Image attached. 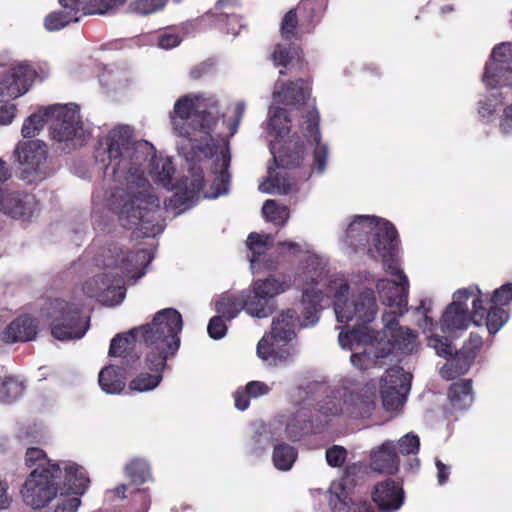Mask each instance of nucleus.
I'll return each mask as SVG.
<instances>
[{"label": "nucleus", "instance_id": "nucleus-1", "mask_svg": "<svg viewBox=\"0 0 512 512\" xmlns=\"http://www.w3.org/2000/svg\"><path fill=\"white\" fill-rule=\"evenodd\" d=\"M325 262L318 256H309L295 278L294 285L301 291L303 306V326H313L319 319V305L324 296L334 297V311L340 323L355 321V326L347 332H340L339 345L343 349L359 350L371 346L376 363L381 359L398 360L401 354H409L417 346V336L409 328L399 326L395 311L382 316L383 331L375 333L368 324L375 319L378 306L374 292L363 290L353 299L348 298L349 284L344 276L334 275L329 279Z\"/></svg>", "mask_w": 512, "mask_h": 512}, {"label": "nucleus", "instance_id": "nucleus-2", "mask_svg": "<svg viewBox=\"0 0 512 512\" xmlns=\"http://www.w3.org/2000/svg\"><path fill=\"white\" fill-rule=\"evenodd\" d=\"M132 128L119 125L100 139L96 150L97 161L104 164L106 177H114L120 184L108 198V206L115 210L124 226H135L145 237H154L162 227L156 223L160 201L152 193L145 178V170L167 190L174 188V167L169 158L156 157L146 141H133Z\"/></svg>", "mask_w": 512, "mask_h": 512}, {"label": "nucleus", "instance_id": "nucleus-3", "mask_svg": "<svg viewBox=\"0 0 512 512\" xmlns=\"http://www.w3.org/2000/svg\"><path fill=\"white\" fill-rule=\"evenodd\" d=\"M101 257L102 260L97 258L96 261L108 271L88 279L83 285V292L88 297H98L107 306L122 302L125 297L122 282L141 278L144 268L153 258L148 249L141 248L126 255L117 247L104 251Z\"/></svg>", "mask_w": 512, "mask_h": 512}, {"label": "nucleus", "instance_id": "nucleus-4", "mask_svg": "<svg viewBox=\"0 0 512 512\" xmlns=\"http://www.w3.org/2000/svg\"><path fill=\"white\" fill-rule=\"evenodd\" d=\"M222 117L218 111V101L214 97L187 94L175 102L171 124L178 136L191 142L192 156L185 155L188 161L197 153H203L205 157L212 154L209 145L204 147L200 142L212 137L211 133Z\"/></svg>", "mask_w": 512, "mask_h": 512}, {"label": "nucleus", "instance_id": "nucleus-5", "mask_svg": "<svg viewBox=\"0 0 512 512\" xmlns=\"http://www.w3.org/2000/svg\"><path fill=\"white\" fill-rule=\"evenodd\" d=\"M183 321L181 314L173 308L158 311L151 323L135 328L137 335L148 348L147 367L155 372L162 371L170 356H174L180 346L179 333Z\"/></svg>", "mask_w": 512, "mask_h": 512}, {"label": "nucleus", "instance_id": "nucleus-6", "mask_svg": "<svg viewBox=\"0 0 512 512\" xmlns=\"http://www.w3.org/2000/svg\"><path fill=\"white\" fill-rule=\"evenodd\" d=\"M50 468H35L26 479L21 495L24 502L33 509L46 506L57 494V479L62 469L65 472L64 484L74 494H84L90 483L84 469L72 462H63Z\"/></svg>", "mask_w": 512, "mask_h": 512}, {"label": "nucleus", "instance_id": "nucleus-7", "mask_svg": "<svg viewBox=\"0 0 512 512\" xmlns=\"http://www.w3.org/2000/svg\"><path fill=\"white\" fill-rule=\"evenodd\" d=\"M344 242L355 250L366 249L374 260H382L385 270L395 272L389 264L396 251L397 232L394 226L383 219L370 216H355L345 231Z\"/></svg>", "mask_w": 512, "mask_h": 512}, {"label": "nucleus", "instance_id": "nucleus-8", "mask_svg": "<svg viewBox=\"0 0 512 512\" xmlns=\"http://www.w3.org/2000/svg\"><path fill=\"white\" fill-rule=\"evenodd\" d=\"M487 299L488 296L476 286L457 290L453 295V302L442 316L440 322L442 331L454 333L458 330H466L471 322L480 326L485 317L483 303Z\"/></svg>", "mask_w": 512, "mask_h": 512}, {"label": "nucleus", "instance_id": "nucleus-9", "mask_svg": "<svg viewBox=\"0 0 512 512\" xmlns=\"http://www.w3.org/2000/svg\"><path fill=\"white\" fill-rule=\"evenodd\" d=\"M374 385H365L360 392L340 388L319 404V412L325 416L348 413L355 417H369L376 407Z\"/></svg>", "mask_w": 512, "mask_h": 512}, {"label": "nucleus", "instance_id": "nucleus-10", "mask_svg": "<svg viewBox=\"0 0 512 512\" xmlns=\"http://www.w3.org/2000/svg\"><path fill=\"white\" fill-rule=\"evenodd\" d=\"M51 110V137L64 144V148L74 149L82 146L88 138V130L79 114L76 104H55Z\"/></svg>", "mask_w": 512, "mask_h": 512}, {"label": "nucleus", "instance_id": "nucleus-11", "mask_svg": "<svg viewBox=\"0 0 512 512\" xmlns=\"http://www.w3.org/2000/svg\"><path fill=\"white\" fill-rule=\"evenodd\" d=\"M47 316L51 319L52 335L61 341L80 339L89 327L88 321L81 319L79 308L65 300L50 302Z\"/></svg>", "mask_w": 512, "mask_h": 512}, {"label": "nucleus", "instance_id": "nucleus-12", "mask_svg": "<svg viewBox=\"0 0 512 512\" xmlns=\"http://www.w3.org/2000/svg\"><path fill=\"white\" fill-rule=\"evenodd\" d=\"M47 154V145L43 141H19L14 157L20 166L22 178L29 182L46 178L50 174L46 167Z\"/></svg>", "mask_w": 512, "mask_h": 512}, {"label": "nucleus", "instance_id": "nucleus-13", "mask_svg": "<svg viewBox=\"0 0 512 512\" xmlns=\"http://www.w3.org/2000/svg\"><path fill=\"white\" fill-rule=\"evenodd\" d=\"M482 81L489 89H512V42H503L493 49L485 66Z\"/></svg>", "mask_w": 512, "mask_h": 512}, {"label": "nucleus", "instance_id": "nucleus-14", "mask_svg": "<svg viewBox=\"0 0 512 512\" xmlns=\"http://www.w3.org/2000/svg\"><path fill=\"white\" fill-rule=\"evenodd\" d=\"M411 376L403 368L395 366L385 371L380 379V393L383 406L388 411L403 405L410 390Z\"/></svg>", "mask_w": 512, "mask_h": 512}, {"label": "nucleus", "instance_id": "nucleus-15", "mask_svg": "<svg viewBox=\"0 0 512 512\" xmlns=\"http://www.w3.org/2000/svg\"><path fill=\"white\" fill-rule=\"evenodd\" d=\"M35 69L26 61L13 65L0 80V99L18 98L30 89Z\"/></svg>", "mask_w": 512, "mask_h": 512}, {"label": "nucleus", "instance_id": "nucleus-16", "mask_svg": "<svg viewBox=\"0 0 512 512\" xmlns=\"http://www.w3.org/2000/svg\"><path fill=\"white\" fill-rule=\"evenodd\" d=\"M389 264L395 267V272L392 273V275H398L399 282L380 279L377 283V289L382 303L390 308H396L398 310V312L395 311L394 314V317L396 318V314L401 315L402 308L407 305L408 279L404 272L398 268L395 254L393 255V261L390 260ZM387 272L389 273V271Z\"/></svg>", "mask_w": 512, "mask_h": 512}, {"label": "nucleus", "instance_id": "nucleus-17", "mask_svg": "<svg viewBox=\"0 0 512 512\" xmlns=\"http://www.w3.org/2000/svg\"><path fill=\"white\" fill-rule=\"evenodd\" d=\"M289 342V340H280L273 333L267 332L257 344V356L269 366L286 365L295 355Z\"/></svg>", "mask_w": 512, "mask_h": 512}, {"label": "nucleus", "instance_id": "nucleus-18", "mask_svg": "<svg viewBox=\"0 0 512 512\" xmlns=\"http://www.w3.org/2000/svg\"><path fill=\"white\" fill-rule=\"evenodd\" d=\"M37 209L34 195L18 192H4L0 196V210L16 219H29Z\"/></svg>", "mask_w": 512, "mask_h": 512}, {"label": "nucleus", "instance_id": "nucleus-19", "mask_svg": "<svg viewBox=\"0 0 512 512\" xmlns=\"http://www.w3.org/2000/svg\"><path fill=\"white\" fill-rule=\"evenodd\" d=\"M404 491L394 480L387 479L375 485L372 499L382 512H395L404 503Z\"/></svg>", "mask_w": 512, "mask_h": 512}, {"label": "nucleus", "instance_id": "nucleus-20", "mask_svg": "<svg viewBox=\"0 0 512 512\" xmlns=\"http://www.w3.org/2000/svg\"><path fill=\"white\" fill-rule=\"evenodd\" d=\"M305 137L312 145H315L313 152V162L318 173H323L326 169L328 159V147L320 142V132L318 128L319 115L315 109H311L305 116Z\"/></svg>", "mask_w": 512, "mask_h": 512}, {"label": "nucleus", "instance_id": "nucleus-21", "mask_svg": "<svg viewBox=\"0 0 512 512\" xmlns=\"http://www.w3.org/2000/svg\"><path fill=\"white\" fill-rule=\"evenodd\" d=\"M400 461L392 441L387 440L370 452L371 469L383 474H395Z\"/></svg>", "mask_w": 512, "mask_h": 512}, {"label": "nucleus", "instance_id": "nucleus-22", "mask_svg": "<svg viewBox=\"0 0 512 512\" xmlns=\"http://www.w3.org/2000/svg\"><path fill=\"white\" fill-rule=\"evenodd\" d=\"M309 95L310 88L302 79L287 84L276 82L273 91V98L286 105L303 104Z\"/></svg>", "mask_w": 512, "mask_h": 512}, {"label": "nucleus", "instance_id": "nucleus-23", "mask_svg": "<svg viewBox=\"0 0 512 512\" xmlns=\"http://www.w3.org/2000/svg\"><path fill=\"white\" fill-rule=\"evenodd\" d=\"M38 326L29 316H21L13 320L2 332L1 338L6 343L31 341L37 334Z\"/></svg>", "mask_w": 512, "mask_h": 512}, {"label": "nucleus", "instance_id": "nucleus-24", "mask_svg": "<svg viewBox=\"0 0 512 512\" xmlns=\"http://www.w3.org/2000/svg\"><path fill=\"white\" fill-rule=\"evenodd\" d=\"M240 296L244 304V311L251 317L267 318L274 310V306L259 294L254 284L250 289L240 292Z\"/></svg>", "mask_w": 512, "mask_h": 512}, {"label": "nucleus", "instance_id": "nucleus-25", "mask_svg": "<svg viewBox=\"0 0 512 512\" xmlns=\"http://www.w3.org/2000/svg\"><path fill=\"white\" fill-rule=\"evenodd\" d=\"M292 279L289 275L279 274L271 275L265 279H258L253 282L260 295L272 304L271 301L276 296L286 292L292 286Z\"/></svg>", "mask_w": 512, "mask_h": 512}, {"label": "nucleus", "instance_id": "nucleus-26", "mask_svg": "<svg viewBox=\"0 0 512 512\" xmlns=\"http://www.w3.org/2000/svg\"><path fill=\"white\" fill-rule=\"evenodd\" d=\"M272 244L273 237L269 234H259L255 232L249 234L247 246L251 252L250 264L252 269H256L262 262L267 268L272 267L271 265H267L264 259V254L271 248Z\"/></svg>", "mask_w": 512, "mask_h": 512}, {"label": "nucleus", "instance_id": "nucleus-27", "mask_svg": "<svg viewBox=\"0 0 512 512\" xmlns=\"http://www.w3.org/2000/svg\"><path fill=\"white\" fill-rule=\"evenodd\" d=\"M297 320V314L294 310H284L273 318L270 332L279 337L280 340L292 341L296 337Z\"/></svg>", "mask_w": 512, "mask_h": 512}, {"label": "nucleus", "instance_id": "nucleus-28", "mask_svg": "<svg viewBox=\"0 0 512 512\" xmlns=\"http://www.w3.org/2000/svg\"><path fill=\"white\" fill-rule=\"evenodd\" d=\"M448 399L454 409H468L474 400L472 381L470 379H463L452 383L448 390Z\"/></svg>", "mask_w": 512, "mask_h": 512}, {"label": "nucleus", "instance_id": "nucleus-29", "mask_svg": "<svg viewBox=\"0 0 512 512\" xmlns=\"http://www.w3.org/2000/svg\"><path fill=\"white\" fill-rule=\"evenodd\" d=\"M99 385L108 394H118L125 388L124 370L115 366H107L99 373Z\"/></svg>", "mask_w": 512, "mask_h": 512}, {"label": "nucleus", "instance_id": "nucleus-30", "mask_svg": "<svg viewBox=\"0 0 512 512\" xmlns=\"http://www.w3.org/2000/svg\"><path fill=\"white\" fill-rule=\"evenodd\" d=\"M271 387L262 381H250L246 384L244 390H237L234 393L235 406L239 410H246L249 406L250 398H258L267 395Z\"/></svg>", "mask_w": 512, "mask_h": 512}, {"label": "nucleus", "instance_id": "nucleus-31", "mask_svg": "<svg viewBox=\"0 0 512 512\" xmlns=\"http://www.w3.org/2000/svg\"><path fill=\"white\" fill-rule=\"evenodd\" d=\"M473 361L471 354H465L459 351L454 357L447 360L441 368V375L447 380L463 375L470 369Z\"/></svg>", "mask_w": 512, "mask_h": 512}, {"label": "nucleus", "instance_id": "nucleus-32", "mask_svg": "<svg viewBox=\"0 0 512 512\" xmlns=\"http://www.w3.org/2000/svg\"><path fill=\"white\" fill-rule=\"evenodd\" d=\"M215 310L227 320L234 319L240 311L244 310V304L240 293L237 295L224 293L215 301Z\"/></svg>", "mask_w": 512, "mask_h": 512}, {"label": "nucleus", "instance_id": "nucleus-33", "mask_svg": "<svg viewBox=\"0 0 512 512\" xmlns=\"http://www.w3.org/2000/svg\"><path fill=\"white\" fill-rule=\"evenodd\" d=\"M50 106L39 109L30 115L23 123L21 134L24 138H32L39 134L46 123L51 125Z\"/></svg>", "mask_w": 512, "mask_h": 512}, {"label": "nucleus", "instance_id": "nucleus-34", "mask_svg": "<svg viewBox=\"0 0 512 512\" xmlns=\"http://www.w3.org/2000/svg\"><path fill=\"white\" fill-rule=\"evenodd\" d=\"M137 335L136 329H131L125 334H117L110 343L109 355L112 357L126 358L133 349Z\"/></svg>", "mask_w": 512, "mask_h": 512}, {"label": "nucleus", "instance_id": "nucleus-35", "mask_svg": "<svg viewBox=\"0 0 512 512\" xmlns=\"http://www.w3.org/2000/svg\"><path fill=\"white\" fill-rule=\"evenodd\" d=\"M230 154L228 149L222 151L220 156L215 160L213 173L215 174V180L222 186L218 189L217 193L213 197H217L220 194L227 192V185L230 181V174L228 173V167L230 165Z\"/></svg>", "mask_w": 512, "mask_h": 512}, {"label": "nucleus", "instance_id": "nucleus-36", "mask_svg": "<svg viewBox=\"0 0 512 512\" xmlns=\"http://www.w3.org/2000/svg\"><path fill=\"white\" fill-rule=\"evenodd\" d=\"M297 458V451L288 444H278L274 447L272 459L278 470L288 471Z\"/></svg>", "mask_w": 512, "mask_h": 512}, {"label": "nucleus", "instance_id": "nucleus-37", "mask_svg": "<svg viewBox=\"0 0 512 512\" xmlns=\"http://www.w3.org/2000/svg\"><path fill=\"white\" fill-rule=\"evenodd\" d=\"M262 214L266 220L275 225H284L290 217L288 208L278 205L276 201L272 199H268L264 202Z\"/></svg>", "mask_w": 512, "mask_h": 512}, {"label": "nucleus", "instance_id": "nucleus-38", "mask_svg": "<svg viewBox=\"0 0 512 512\" xmlns=\"http://www.w3.org/2000/svg\"><path fill=\"white\" fill-rule=\"evenodd\" d=\"M246 104L244 101H238L235 105V119L233 122L226 123L225 120H221V126L224 127L227 131L220 128L217 129L218 124L215 126L214 133L217 137H219L221 140H224L227 137H232L236 134L239 124L243 118V115L245 113Z\"/></svg>", "mask_w": 512, "mask_h": 512}, {"label": "nucleus", "instance_id": "nucleus-39", "mask_svg": "<svg viewBox=\"0 0 512 512\" xmlns=\"http://www.w3.org/2000/svg\"><path fill=\"white\" fill-rule=\"evenodd\" d=\"M293 185L286 177V175H282L280 173L275 176H269L267 181L261 183L259 185V190L268 194H287L291 191Z\"/></svg>", "mask_w": 512, "mask_h": 512}, {"label": "nucleus", "instance_id": "nucleus-40", "mask_svg": "<svg viewBox=\"0 0 512 512\" xmlns=\"http://www.w3.org/2000/svg\"><path fill=\"white\" fill-rule=\"evenodd\" d=\"M503 103L504 92L491 93L478 102V114L483 120L490 121Z\"/></svg>", "mask_w": 512, "mask_h": 512}, {"label": "nucleus", "instance_id": "nucleus-41", "mask_svg": "<svg viewBox=\"0 0 512 512\" xmlns=\"http://www.w3.org/2000/svg\"><path fill=\"white\" fill-rule=\"evenodd\" d=\"M167 0H131L127 5V11L137 15H148L162 10Z\"/></svg>", "mask_w": 512, "mask_h": 512}, {"label": "nucleus", "instance_id": "nucleus-42", "mask_svg": "<svg viewBox=\"0 0 512 512\" xmlns=\"http://www.w3.org/2000/svg\"><path fill=\"white\" fill-rule=\"evenodd\" d=\"M24 387L22 383L13 377H7L0 381V401L10 403L20 397Z\"/></svg>", "mask_w": 512, "mask_h": 512}, {"label": "nucleus", "instance_id": "nucleus-43", "mask_svg": "<svg viewBox=\"0 0 512 512\" xmlns=\"http://www.w3.org/2000/svg\"><path fill=\"white\" fill-rule=\"evenodd\" d=\"M80 17H75L69 10L63 12H51L44 19V26L48 31H57L64 28L70 22H78Z\"/></svg>", "mask_w": 512, "mask_h": 512}, {"label": "nucleus", "instance_id": "nucleus-44", "mask_svg": "<svg viewBox=\"0 0 512 512\" xmlns=\"http://www.w3.org/2000/svg\"><path fill=\"white\" fill-rule=\"evenodd\" d=\"M309 428V415L304 410H299L287 423L286 432L292 439H299Z\"/></svg>", "mask_w": 512, "mask_h": 512}, {"label": "nucleus", "instance_id": "nucleus-45", "mask_svg": "<svg viewBox=\"0 0 512 512\" xmlns=\"http://www.w3.org/2000/svg\"><path fill=\"white\" fill-rule=\"evenodd\" d=\"M161 374L140 373L129 384V388L137 392H147L155 389L161 382Z\"/></svg>", "mask_w": 512, "mask_h": 512}, {"label": "nucleus", "instance_id": "nucleus-46", "mask_svg": "<svg viewBox=\"0 0 512 512\" xmlns=\"http://www.w3.org/2000/svg\"><path fill=\"white\" fill-rule=\"evenodd\" d=\"M290 120L287 115V111L283 108H275L269 120V127L276 133L277 136H285L289 130Z\"/></svg>", "mask_w": 512, "mask_h": 512}, {"label": "nucleus", "instance_id": "nucleus-47", "mask_svg": "<svg viewBox=\"0 0 512 512\" xmlns=\"http://www.w3.org/2000/svg\"><path fill=\"white\" fill-rule=\"evenodd\" d=\"M486 327L490 334H496L508 321L507 311L500 307H491L488 312L485 311Z\"/></svg>", "mask_w": 512, "mask_h": 512}, {"label": "nucleus", "instance_id": "nucleus-48", "mask_svg": "<svg viewBox=\"0 0 512 512\" xmlns=\"http://www.w3.org/2000/svg\"><path fill=\"white\" fill-rule=\"evenodd\" d=\"M331 496L329 499L331 508L333 512H349L350 509V499L347 494L344 492L341 483H334L331 486Z\"/></svg>", "mask_w": 512, "mask_h": 512}, {"label": "nucleus", "instance_id": "nucleus-49", "mask_svg": "<svg viewBox=\"0 0 512 512\" xmlns=\"http://www.w3.org/2000/svg\"><path fill=\"white\" fill-rule=\"evenodd\" d=\"M127 476L135 483H143L149 477V466L145 460L135 459L125 467Z\"/></svg>", "mask_w": 512, "mask_h": 512}, {"label": "nucleus", "instance_id": "nucleus-50", "mask_svg": "<svg viewBox=\"0 0 512 512\" xmlns=\"http://www.w3.org/2000/svg\"><path fill=\"white\" fill-rule=\"evenodd\" d=\"M127 0H91L89 14L104 15L122 7Z\"/></svg>", "mask_w": 512, "mask_h": 512}, {"label": "nucleus", "instance_id": "nucleus-51", "mask_svg": "<svg viewBox=\"0 0 512 512\" xmlns=\"http://www.w3.org/2000/svg\"><path fill=\"white\" fill-rule=\"evenodd\" d=\"M59 3L63 10H69L75 17L90 13L91 0H59Z\"/></svg>", "mask_w": 512, "mask_h": 512}, {"label": "nucleus", "instance_id": "nucleus-52", "mask_svg": "<svg viewBox=\"0 0 512 512\" xmlns=\"http://www.w3.org/2000/svg\"><path fill=\"white\" fill-rule=\"evenodd\" d=\"M298 25L296 9H290L281 22V35L285 39H291L296 35Z\"/></svg>", "mask_w": 512, "mask_h": 512}, {"label": "nucleus", "instance_id": "nucleus-53", "mask_svg": "<svg viewBox=\"0 0 512 512\" xmlns=\"http://www.w3.org/2000/svg\"><path fill=\"white\" fill-rule=\"evenodd\" d=\"M512 301V283H505L494 290L490 302L494 307L509 305Z\"/></svg>", "mask_w": 512, "mask_h": 512}, {"label": "nucleus", "instance_id": "nucleus-54", "mask_svg": "<svg viewBox=\"0 0 512 512\" xmlns=\"http://www.w3.org/2000/svg\"><path fill=\"white\" fill-rule=\"evenodd\" d=\"M428 346L433 348L439 356L452 355L454 352V348L447 337L431 335L428 337Z\"/></svg>", "mask_w": 512, "mask_h": 512}, {"label": "nucleus", "instance_id": "nucleus-55", "mask_svg": "<svg viewBox=\"0 0 512 512\" xmlns=\"http://www.w3.org/2000/svg\"><path fill=\"white\" fill-rule=\"evenodd\" d=\"M224 319L225 318L220 314L210 319L207 331L211 338L219 340L226 335L227 326Z\"/></svg>", "mask_w": 512, "mask_h": 512}, {"label": "nucleus", "instance_id": "nucleus-56", "mask_svg": "<svg viewBox=\"0 0 512 512\" xmlns=\"http://www.w3.org/2000/svg\"><path fill=\"white\" fill-rule=\"evenodd\" d=\"M191 175L190 186L186 187L191 194H198L204 187V176L202 167L193 164L189 169Z\"/></svg>", "mask_w": 512, "mask_h": 512}, {"label": "nucleus", "instance_id": "nucleus-57", "mask_svg": "<svg viewBox=\"0 0 512 512\" xmlns=\"http://www.w3.org/2000/svg\"><path fill=\"white\" fill-rule=\"evenodd\" d=\"M346 457V449L339 445H334L326 451V461L331 467H340L345 462Z\"/></svg>", "mask_w": 512, "mask_h": 512}, {"label": "nucleus", "instance_id": "nucleus-58", "mask_svg": "<svg viewBox=\"0 0 512 512\" xmlns=\"http://www.w3.org/2000/svg\"><path fill=\"white\" fill-rule=\"evenodd\" d=\"M420 440L417 435L408 433L400 438L399 449L403 455L415 454L418 452Z\"/></svg>", "mask_w": 512, "mask_h": 512}, {"label": "nucleus", "instance_id": "nucleus-59", "mask_svg": "<svg viewBox=\"0 0 512 512\" xmlns=\"http://www.w3.org/2000/svg\"><path fill=\"white\" fill-rule=\"evenodd\" d=\"M275 66L287 67L292 59L291 48L282 44H277L271 55Z\"/></svg>", "mask_w": 512, "mask_h": 512}, {"label": "nucleus", "instance_id": "nucleus-60", "mask_svg": "<svg viewBox=\"0 0 512 512\" xmlns=\"http://www.w3.org/2000/svg\"><path fill=\"white\" fill-rule=\"evenodd\" d=\"M303 160L302 149H298L294 152L285 153L280 156V165L285 169H292L300 166Z\"/></svg>", "mask_w": 512, "mask_h": 512}, {"label": "nucleus", "instance_id": "nucleus-61", "mask_svg": "<svg viewBox=\"0 0 512 512\" xmlns=\"http://www.w3.org/2000/svg\"><path fill=\"white\" fill-rule=\"evenodd\" d=\"M432 302L430 299L421 300L420 305L416 308V312L423 316L420 326L424 329H430L433 326V320L429 316Z\"/></svg>", "mask_w": 512, "mask_h": 512}, {"label": "nucleus", "instance_id": "nucleus-62", "mask_svg": "<svg viewBox=\"0 0 512 512\" xmlns=\"http://www.w3.org/2000/svg\"><path fill=\"white\" fill-rule=\"evenodd\" d=\"M482 338L480 335L471 333L468 341L463 345L461 352L465 354H471L472 359L474 360L476 353L482 347Z\"/></svg>", "mask_w": 512, "mask_h": 512}, {"label": "nucleus", "instance_id": "nucleus-63", "mask_svg": "<svg viewBox=\"0 0 512 512\" xmlns=\"http://www.w3.org/2000/svg\"><path fill=\"white\" fill-rule=\"evenodd\" d=\"M81 504L77 497L60 498L56 506L55 512H76Z\"/></svg>", "mask_w": 512, "mask_h": 512}, {"label": "nucleus", "instance_id": "nucleus-64", "mask_svg": "<svg viewBox=\"0 0 512 512\" xmlns=\"http://www.w3.org/2000/svg\"><path fill=\"white\" fill-rule=\"evenodd\" d=\"M499 126L502 134H508L512 130V104L504 108Z\"/></svg>", "mask_w": 512, "mask_h": 512}]
</instances>
